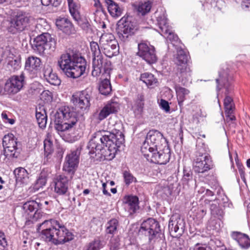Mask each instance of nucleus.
I'll return each instance as SVG.
<instances>
[{
  "label": "nucleus",
  "mask_w": 250,
  "mask_h": 250,
  "mask_svg": "<svg viewBox=\"0 0 250 250\" xmlns=\"http://www.w3.org/2000/svg\"><path fill=\"white\" fill-rule=\"evenodd\" d=\"M94 1V6L97 9L96 10V12L101 11L103 12L104 11V8L100 1V0H93Z\"/></svg>",
  "instance_id": "62"
},
{
  "label": "nucleus",
  "mask_w": 250,
  "mask_h": 250,
  "mask_svg": "<svg viewBox=\"0 0 250 250\" xmlns=\"http://www.w3.org/2000/svg\"><path fill=\"white\" fill-rule=\"evenodd\" d=\"M137 55L145 60L147 63L152 64L157 61L155 47L149 42L141 41L138 44Z\"/></svg>",
  "instance_id": "16"
},
{
  "label": "nucleus",
  "mask_w": 250,
  "mask_h": 250,
  "mask_svg": "<svg viewBox=\"0 0 250 250\" xmlns=\"http://www.w3.org/2000/svg\"><path fill=\"white\" fill-rule=\"evenodd\" d=\"M120 241L118 237L111 238L109 244L110 250H119L121 245Z\"/></svg>",
  "instance_id": "50"
},
{
  "label": "nucleus",
  "mask_w": 250,
  "mask_h": 250,
  "mask_svg": "<svg viewBox=\"0 0 250 250\" xmlns=\"http://www.w3.org/2000/svg\"><path fill=\"white\" fill-rule=\"evenodd\" d=\"M110 71L111 70L109 71V75L106 74L104 70H103L101 73L104 77V79L101 81L99 86V91L102 95H107L112 90L109 80L110 78Z\"/></svg>",
  "instance_id": "29"
},
{
  "label": "nucleus",
  "mask_w": 250,
  "mask_h": 250,
  "mask_svg": "<svg viewBox=\"0 0 250 250\" xmlns=\"http://www.w3.org/2000/svg\"><path fill=\"white\" fill-rule=\"evenodd\" d=\"M41 60L36 57H29L25 61V70L31 74L32 77H36L41 68Z\"/></svg>",
  "instance_id": "23"
},
{
  "label": "nucleus",
  "mask_w": 250,
  "mask_h": 250,
  "mask_svg": "<svg viewBox=\"0 0 250 250\" xmlns=\"http://www.w3.org/2000/svg\"><path fill=\"white\" fill-rule=\"evenodd\" d=\"M95 138V134L93 135L92 138L89 141L88 145L87 148L89 149V153L91 155L94 154L97 156V154H100L101 156V158H104V159L107 160H112L116 155L118 148L120 147L122 145H118L117 143L113 142V141L106 140L103 141L102 144L103 145H101V147H98L99 144H97L95 143V145L93 146L91 143L92 141ZM101 145V144H99Z\"/></svg>",
  "instance_id": "6"
},
{
  "label": "nucleus",
  "mask_w": 250,
  "mask_h": 250,
  "mask_svg": "<svg viewBox=\"0 0 250 250\" xmlns=\"http://www.w3.org/2000/svg\"><path fill=\"white\" fill-rule=\"evenodd\" d=\"M7 246V242L5 234L0 230V250H4Z\"/></svg>",
  "instance_id": "55"
},
{
  "label": "nucleus",
  "mask_w": 250,
  "mask_h": 250,
  "mask_svg": "<svg viewBox=\"0 0 250 250\" xmlns=\"http://www.w3.org/2000/svg\"><path fill=\"white\" fill-rule=\"evenodd\" d=\"M175 89L177 95L178 104L181 106L183 105V103L186 99L185 97L189 94V91L177 85L175 86Z\"/></svg>",
  "instance_id": "40"
},
{
  "label": "nucleus",
  "mask_w": 250,
  "mask_h": 250,
  "mask_svg": "<svg viewBox=\"0 0 250 250\" xmlns=\"http://www.w3.org/2000/svg\"><path fill=\"white\" fill-rule=\"evenodd\" d=\"M31 44L35 52L43 55L45 50L53 51L56 48V42L50 34L43 33L34 38Z\"/></svg>",
  "instance_id": "10"
},
{
  "label": "nucleus",
  "mask_w": 250,
  "mask_h": 250,
  "mask_svg": "<svg viewBox=\"0 0 250 250\" xmlns=\"http://www.w3.org/2000/svg\"><path fill=\"white\" fill-rule=\"evenodd\" d=\"M145 97L142 93L138 94L134 100L132 109L134 113L137 115H140L143 112L144 107Z\"/></svg>",
  "instance_id": "30"
},
{
  "label": "nucleus",
  "mask_w": 250,
  "mask_h": 250,
  "mask_svg": "<svg viewBox=\"0 0 250 250\" xmlns=\"http://www.w3.org/2000/svg\"><path fill=\"white\" fill-rule=\"evenodd\" d=\"M101 248V240L99 239H95L85 246L83 250H99Z\"/></svg>",
  "instance_id": "46"
},
{
  "label": "nucleus",
  "mask_w": 250,
  "mask_h": 250,
  "mask_svg": "<svg viewBox=\"0 0 250 250\" xmlns=\"http://www.w3.org/2000/svg\"><path fill=\"white\" fill-rule=\"evenodd\" d=\"M119 222L116 219H112L106 224L105 233L106 234L114 235L117 232Z\"/></svg>",
  "instance_id": "38"
},
{
  "label": "nucleus",
  "mask_w": 250,
  "mask_h": 250,
  "mask_svg": "<svg viewBox=\"0 0 250 250\" xmlns=\"http://www.w3.org/2000/svg\"><path fill=\"white\" fill-rule=\"evenodd\" d=\"M73 19L77 22L78 25L86 33H89L92 31L91 26L86 18L82 17L79 15L77 18Z\"/></svg>",
  "instance_id": "36"
},
{
  "label": "nucleus",
  "mask_w": 250,
  "mask_h": 250,
  "mask_svg": "<svg viewBox=\"0 0 250 250\" xmlns=\"http://www.w3.org/2000/svg\"><path fill=\"white\" fill-rule=\"evenodd\" d=\"M151 8V3L149 1L140 3L138 6L137 11L139 14L144 16L150 11Z\"/></svg>",
  "instance_id": "44"
},
{
  "label": "nucleus",
  "mask_w": 250,
  "mask_h": 250,
  "mask_svg": "<svg viewBox=\"0 0 250 250\" xmlns=\"http://www.w3.org/2000/svg\"><path fill=\"white\" fill-rule=\"evenodd\" d=\"M90 46L93 55L92 75L93 77H97L101 74L103 70L106 74L109 75V71L111 70L110 61L106 59H104L97 42L93 41L91 42L90 43Z\"/></svg>",
  "instance_id": "7"
},
{
  "label": "nucleus",
  "mask_w": 250,
  "mask_h": 250,
  "mask_svg": "<svg viewBox=\"0 0 250 250\" xmlns=\"http://www.w3.org/2000/svg\"><path fill=\"white\" fill-rule=\"evenodd\" d=\"M25 83V76L22 73L20 75H14L6 82L3 88L4 95H15L18 93Z\"/></svg>",
  "instance_id": "17"
},
{
  "label": "nucleus",
  "mask_w": 250,
  "mask_h": 250,
  "mask_svg": "<svg viewBox=\"0 0 250 250\" xmlns=\"http://www.w3.org/2000/svg\"><path fill=\"white\" fill-rule=\"evenodd\" d=\"M159 223L155 219L149 218L141 224L138 231L139 235L148 237L149 242L154 240L161 234Z\"/></svg>",
  "instance_id": "12"
},
{
  "label": "nucleus",
  "mask_w": 250,
  "mask_h": 250,
  "mask_svg": "<svg viewBox=\"0 0 250 250\" xmlns=\"http://www.w3.org/2000/svg\"><path fill=\"white\" fill-rule=\"evenodd\" d=\"M140 80L143 81L150 88H152L156 85L158 82L157 79L152 74L148 72L142 74L140 76Z\"/></svg>",
  "instance_id": "35"
},
{
  "label": "nucleus",
  "mask_w": 250,
  "mask_h": 250,
  "mask_svg": "<svg viewBox=\"0 0 250 250\" xmlns=\"http://www.w3.org/2000/svg\"><path fill=\"white\" fill-rule=\"evenodd\" d=\"M56 25L57 28L67 35H74L76 30L71 21L65 18H61L56 20Z\"/></svg>",
  "instance_id": "24"
},
{
  "label": "nucleus",
  "mask_w": 250,
  "mask_h": 250,
  "mask_svg": "<svg viewBox=\"0 0 250 250\" xmlns=\"http://www.w3.org/2000/svg\"><path fill=\"white\" fill-rule=\"evenodd\" d=\"M119 109V104L117 102H110L104 105L99 112L93 114L94 118L100 123L109 115L116 113Z\"/></svg>",
  "instance_id": "22"
},
{
  "label": "nucleus",
  "mask_w": 250,
  "mask_h": 250,
  "mask_svg": "<svg viewBox=\"0 0 250 250\" xmlns=\"http://www.w3.org/2000/svg\"><path fill=\"white\" fill-rule=\"evenodd\" d=\"M244 234H245L239 232L234 231V232H232L231 235V237L232 238V239L236 240L237 241V242L238 243L239 242V240L241 238V237H242V236H243V235Z\"/></svg>",
  "instance_id": "61"
},
{
  "label": "nucleus",
  "mask_w": 250,
  "mask_h": 250,
  "mask_svg": "<svg viewBox=\"0 0 250 250\" xmlns=\"http://www.w3.org/2000/svg\"><path fill=\"white\" fill-rule=\"evenodd\" d=\"M38 205H39V209L44 208L45 209H48L47 206L49 205H52V202L50 200L47 201L44 199H37Z\"/></svg>",
  "instance_id": "54"
},
{
  "label": "nucleus",
  "mask_w": 250,
  "mask_h": 250,
  "mask_svg": "<svg viewBox=\"0 0 250 250\" xmlns=\"http://www.w3.org/2000/svg\"><path fill=\"white\" fill-rule=\"evenodd\" d=\"M36 117L39 126L42 128L45 127L47 118L43 107H40L36 109Z\"/></svg>",
  "instance_id": "34"
},
{
  "label": "nucleus",
  "mask_w": 250,
  "mask_h": 250,
  "mask_svg": "<svg viewBox=\"0 0 250 250\" xmlns=\"http://www.w3.org/2000/svg\"><path fill=\"white\" fill-rule=\"evenodd\" d=\"M62 0H41V2L42 5L48 6L52 4L55 7L58 6L61 3Z\"/></svg>",
  "instance_id": "56"
},
{
  "label": "nucleus",
  "mask_w": 250,
  "mask_h": 250,
  "mask_svg": "<svg viewBox=\"0 0 250 250\" xmlns=\"http://www.w3.org/2000/svg\"><path fill=\"white\" fill-rule=\"evenodd\" d=\"M46 181L47 174L46 172L42 171L34 184V188L36 190H39L40 188H42L45 185Z\"/></svg>",
  "instance_id": "42"
},
{
  "label": "nucleus",
  "mask_w": 250,
  "mask_h": 250,
  "mask_svg": "<svg viewBox=\"0 0 250 250\" xmlns=\"http://www.w3.org/2000/svg\"><path fill=\"white\" fill-rule=\"evenodd\" d=\"M238 243L242 249H248L250 247V239L247 235L245 234Z\"/></svg>",
  "instance_id": "49"
},
{
  "label": "nucleus",
  "mask_w": 250,
  "mask_h": 250,
  "mask_svg": "<svg viewBox=\"0 0 250 250\" xmlns=\"http://www.w3.org/2000/svg\"><path fill=\"white\" fill-rule=\"evenodd\" d=\"M188 58V55L184 50L181 48L178 49L177 50V57L175 60L177 66H181L182 65H187Z\"/></svg>",
  "instance_id": "39"
},
{
  "label": "nucleus",
  "mask_w": 250,
  "mask_h": 250,
  "mask_svg": "<svg viewBox=\"0 0 250 250\" xmlns=\"http://www.w3.org/2000/svg\"><path fill=\"white\" fill-rule=\"evenodd\" d=\"M250 1V0H242L241 7L244 10L250 11V7L249 6L250 5L249 2Z\"/></svg>",
  "instance_id": "63"
},
{
  "label": "nucleus",
  "mask_w": 250,
  "mask_h": 250,
  "mask_svg": "<svg viewBox=\"0 0 250 250\" xmlns=\"http://www.w3.org/2000/svg\"><path fill=\"white\" fill-rule=\"evenodd\" d=\"M44 162H47L53 151V146L51 138L48 136L44 140Z\"/></svg>",
  "instance_id": "37"
},
{
  "label": "nucleus",
  "mask_w": 250,
  "mask_h": 250,
  "mask_svg": "<svg viewBox=\"0 0 250 250\" xmlns=\"http://www.w3.org/2000/svg\"><path fill=\"white\" fill-rule=\"evenodd\" d=\"M168 146L167 140L162 133L157 130H150L141 146V152L144 155L162 147Z\"/></svg>",
  "instance_id": "8"
},
{
  "label": "nucleus",
  "mask_w": 250,
  "mask_h": 250,
  "mask_svg": "<svg viewBox=\"0 0 250 250\" xmlns=\"http://www.w3.org/2000/svg\"><path fill=\"white\" fill-rule=\"evenodd\" d=\"M181 181L183 185L188 187H192L196 185V180L193 177L192 172L190 169H187L185 167L183 169V175Z\"/></svg>",
  "instance_id": "32"
},
{
  "label": "nucleus",
  "mask_w": 250,
  "mask_h": 250,
  "mask_svg": "<svg viewBox=\"0 0 250 250\" xmlns=\"http://www.w3.org/2000/svg\"><path fill=\"white\" fill-rule=\"evenodd\" d=\"M168 230L173 236H181L184 233L185 228L184 219L179 214H173L169 221Z\"/></svg>",
  "instance_id": "19"
},
{
  "label": "nucleus",
  "mask_w": 250,
  "mask_h": 250,
  "mask_svg": "<svg viewBox=\"0 0 250 250\" xmlns=\"http://www.w3.org/2000/svg\"><path fill=\"white\" fill-rule=\"evenodd\" d=\"M52 73L53 70L51 66L48 64H44L43 69V73L45 79L46 80Z\"/></svg>",
  "instance_id": "57"
},
{
  "label": "nucleus",
  "mask_w": 250,
  "mask_h": 250,
  "mask_svg": "<svg viewBox=\"0 0 250 250\" xmlns=\"http://www.w3.org/2000/svg\"><path fill=\"white\" fill-rule=\"evenodd\" d=\"M160 108L164 110L166 112L168 113L170 111V106L168 102L164 99H161L159 103Z\"/></svg>",
  "instance_id": "58"
},
{
  "label": "nucleus",
  "mask_w": 250,
  "mask_h": 250,
  "mask_svg": "<svg viewBox=\"0 0 250 250\" xmlns=\"http://www.w3.org/2000/svg\"><path fill=\"white\" fill-rule=\"evenodd\" d=\"M21 63L20 59H12L8 62V67L11 71H15L20 68Z\"/></svg>",
  "instance_id": "48"
},
{
  "label": "nucleus",
  "mask_w": 250,
  "mask_h": 250,
  "mask_svg": "<svg viewBox=\"0 0 250 250\" xmlns=\"http://www.w3.org/2000/svg\"><path fill=\"white\" fill-rule=\"evenodd\" d=\"M124 182L126 185L128 186L133 182L137 183L136 178L128 171L125 170L123 172Z\"/></svg>",
  "instance_id": "47"
},
{
  "label": "nucleus",
  "mask_w": 250,
  "mask_h": 250,
  "mask_svg": "<svg viewBox=\"0 0 250 250\" xmlns=\"http://www.w3.org/2000/svg\"><path fill=\"white\" fill-rule=\"evenodd\" d=\"M171 151L168 146L162 147L161 148L149 151L145 154L144 157L151 163L159 165H165L169 162Z\"/></svg>",
  "instance_id": "15"
},
{
  "label": "nucleus",
  "mask_w": 250,
  "mask_h": 250,
  "mask_svg": "<svg viewBox=\"0 0 250 250\" xmlns=\"http://www.w3.org/2000/svg\"><path fill=\"white\" fill-rule=\"evenodd\" d=\"M154 15L157 19V23L161 30V33H167L170 27L168 25L165 11L161 9L160 11L159 10L156 11Z\"/></svg>",
  "instance_id": "27"
},
{
  "label": "nucleus",
  "mask_w": 250,
  "mask_h": 250,
  "mask_svg": "<svg viewBox=\"0 0 250 250\" xmlns=\"http://www.w3.org/2000/svg\"><path fill=\"white\" fill-rule=\"evenodd\" d=\"M41 209L36 210L34 214H31L29 217L30 219L26 221L25 225H30L31 223H34L38 221L42 216V212L40 210Z\"/></svg>",
  "instance_id": "45"
},
{
  "label": "nucleus",
  "mask_w": 250,
  "mask_h": 250,
  "mask_svg": "<svg viewBox=\"0 0 250 250\" xmlns=\"http://www.w3.org/2000/svg\"><path fill=\"white\" fill-rule=\"evenodd\" d=\"M176 74L183 85H187L191 83V71L188 65L177 66Z\"/></svg>",
  "instance_id": "25"
},
{
  "label": "nucleus",
  "mask_w": 250,
  "mask_h": 250,
  "mask_svg": "<svg viewBox=\"0 0 250 250\" xmlns=\"http://www.w3.org/2000/svg\"><path fill=\"white\" fill-rule=\"evenodd\" d=\"M211 213L213 215L222 216L223 211L219 208L218 205L215 203L210 204Z\"/></svg>",
  "instance_id": "53"
},
{
  "label": "nucleus",
  "mask_w": 250,
  "mask_h": 250,
  "mask_svg": "<svg viewBox=\"0 0 250 250\" xmlns=\"http://www.w3.org/2000/svg\"><path fill=\"white\" fill-rule=\"evenodd\" d=\"M117 25L118 36L124 42L128 41L138 29L137 23L131 17L124 16Z\"/></svg>",
  "instance_id": "9"
},
{
  "label": "nucleus",
  "mask_w": 250,
  "mask_h": 250,
  "mask_svg": "<svg viewBox=\"0 0 250 250\" xmlns=\"http://www.w3.org/2000/svg\"><path fill=\"white\" fill-rule=\"evenodd\" d=\"M124 203L130 213H133L139 208V199L136 196H128L125 198Z\"/></svg>",
  "instance_id": "31"
},
{
  "label": "nucleus",
  "mask_w": 250,
  "mask_h": 250,
  "mask_svg": "<svg viewBox=\"0 0 250 250\" xmlns=\"http://www.w3.org/2000/svg\"><path fill=\"white\" fill-rule=\"evenodd\" d=\"M58 65L68 77L76 79L84 73L86 62L78 52L68 50L62 54Z\"/></svg>",
  "instance_id": "2"
},
{
  "label": "nucleus",
  "mask_w": 250,
  "mask_h": 250,
  "mask_svg": "<svg viewBox=\"0 0 250 250\" xmlns=\"http://www.w3.org/2000/svg\"><path fill=\"white\" fill-rule=\"evenodd\" d=\"M80 151L78 149L72 151L65 157L63 169L73 175L79 163Z\"/></svg>",
  "instance_id": "21"
},
{
  "label": "nucleus",
  "mask_w": 250,
  "mask_h": 250,
  "mask_svg": "<svg viewBox=\"0 0 250 250\" xmlns=\"http://www.w3.org/2000/svg\"><path fill=\"white\" fill-rule=\"evenodd\" d=\"M23 209L29 216L36 210L39 209L37 200H31L25 203L23 205Z\"/></svg>",
  "instance_id": "41"
},
{
  "label": "nucleus",
  "mask_w": 250,
  "mask_h": 250,
  "mask_svg": "<svg viewBox=\"0 0 250 250\" xmlns=\"http://www.w3.org/2000/svg\"><path fill=\"white\" fill-rule=\"evenodd\" d=\"M31 16L28 13L19 11L11 21V26L19 31L24 30L27 26Z\"/></svg>",
  "instance_id": "20"
},
{
  "label": "nucleus",
  "mask_w": 250,
  "mask_h": 250,
  "mask_svg": "<svg viewBox=\"0 0 250 250\" xmlns=\"http://www.w3.org/2000/svg\"><path fill=\"white\" fill-rule=\"evenodd\" d=\"M236 157L235 158V161H236V164H237V166L238 167L239 174L240 175V177H241V179H245V171L244 170V167H243V166H242L238 163V160L237 154H236Z\"/></svg>",
  "instance_id": "60"
},
{
  "label": "nucleus",
  "mask_w": 250,
  "mask_h": 250,
  "mask_svg": "<svg viewBox=\"0 0 250 250\" xmlns=\"http://www.w3.org/2000/svg\"><path fill=\"white\" fill-rule=\"evenodd\" d=\"M113 126L111 132L103 130L95 132L94 133L95 138L91 142L92 145L94 146L95 145L94 144H95V143L97 145L98 143L103 142V140L109 141V140L117 143L118 145H123L125 140L123 133L124 126L123 124L121 122H118L113 125ZM100 144L103 145L102 144ZM98 146L102 148L100 145Z\"/></svg>",
  "instance_id": "5"
},
{
  "label": "nucleus",
  "mask_w": 250,
  "mask_h": 250,
  "mask_svg": "<svg viewBox=\"0 0 250 250\" xmlns=\"http://www.w3.org/2000/svg\"><path fill=\"white\" fill-rule=\"evenodd\" d=\"M100 44L103 53L107 57L111 58L119 53L118 42L111 34L102 35L100 39Z\"/></svg>",
  "instance_id": "14"
},
{
  "label": "nucleus",
  "mask_w": 250,
  "mask_h": 250,
  "mask_svg": "<svg viewBox=\"0 0 250 250\" xmlns=\"http://www.w3.org/2000/svg\"><path fill=\"white\" fill-rule=\"evenodd\" d=\"M46 80L51 84L54 85H59L61 83V80L59 78L57 74L54 72L50 75Z\"/></svg>",
  "instance_id": "51"
},
{
  "label": "nucleus",
  "mask_w": 250,
  "mask_h": 250,
  "mask_svg": "<svg viewBox=\"0 0 250 250\" xmlns=\"http://www.w3.org/2000/svg\"><path fill=\"white\" fill-rule=\"evenodd\" d=\"M189 250H211L209 247L205 244L197 243L194 246L189 248Z\"/></svg>",
  "instance_id": "59"
},
{
  "label": "nucleus",
  "mask_w": 250,
  "mask_h": 250,
  "mask_svg": "<svg viewBox=\"0 0 250 250\" xmlns=\"http://www.w3.org/2000/svg\"><path fill=\"white\" fill-rule=\"evenodd\" d=\"M161 34L164 36H166L167 40L171 41L172 43L173 42H177L179 40L178 37L172 32L171 28L169 29L167 33H163Z\"/></svg>",
  "instance_id": "52"
},
{
  "label": "nucleus",
  "mask_w": 250,
  "mask_h": 250,
  "mask_svg": "<svg viewBox=\"0 0 250 250\" xmlns=\"http://www.w3.org/2000/svg\"><path fill=\"white\" fill-rule=\"evenodd\" d=\"M110 15L114 18H118L122 15L124 8L121 5L115 2L113 0H104Z\"/></svg>",
  "instance_id": "28"
},
{
  "label": "nucleus",
  "mask_w": 250,
  "mask_h": 250,
  "mask_svg": "<svg viewBox=\"0 0 250 250\" xmlns=\"http://www.w3.org/2000/svg\"><path fill=\"white\" fill-rule=\"evenodd\" d=\"M219 78L216 79V90L219 91L223 87L225 88L226 97L224 100L225 112L227 121H232L235 120L233 115L234 104L233 100L228 95L232 89L233 77L229 73V70H223L219 72Z\"/></svg>",
  "instance_id": "3"
},
{
  "label": "nucleus",
  "mask_w": 250,
  "mask_h": 250,
  "mask_svg": "<svg viewBox=\"0 0 250 250\" xmlns=\"http://www.w3.org/2000/svg\"><path fill=\"white\" fill-rule=\"evenodd\" d=\"M3 154L6 158H18L21 150V144L12 133L5 135L2 139Z\"/></svg>",
  "instance_id": "11"
},
{
  "label": "nucleus",
  "mask_w": 250,
  "mask_h": 250,
  "mask_svg": "<svg viewBox=\"0 0 250 250\" xmlns=\"http://www.w3.org/2000/svg\"><path fill=\"white\" fill-rule=\"evenodd\" d=\"M91 95L86 90L82 91L74 94L71 100L76 109L79 112H83L87 110L90 105V101Z\"/></svg>",
  "instance_id": "18"
},
{
  "label": "nucleus",
  "mask_w": 250,
  "mask_h": 250,
  "mask_svg": "<svg viewBox=\"0 0 250 250\" xmlns=\"http://www.w3.org/2000/svg\"><path fill=\"white\" fill-rule=\"evenodd\" d=\"M14 174L17 182L27 184L29 181V173L23 167H19L14 170Z\"/></svg>",
  "instance_id": "33"
},
{
  "label": "nucleus",
  "mask_w": 250,
  "mask_h": 250,
  "mask_svg": "<svg viewBox=\"0 0 250 250\" xmlns=\"http://www.w3.org/2000/svg\"><path fill=\"white\" fill-rule=\"evenodd\" d=\"M69 12L73 17V18H77L78 16L80 15L78 11L79 6L75 3L73 0H67Z\"/></svg>",
  "instance_id": "43"
},
{
  "label": "nucleus",
  "mask_w": 250,
  "mask_h": 250,
  "mask_svg": "<svg viewBox=\"0 0 250 250\" xmlns=\"http://www.w3.org/2000/svg\"><path fill=\"white\" fill-rule=\"evenodd\" d=\"M69 179L65 175L58 176L55 182V191L58 195H64L68 191Z\"/></svg>",
  "instance_id": "26"
},
{
  "label": "nucleus",
  "mask_w": 250,
  "mask_h": 250,
  "mask_svg": "<svg viewBox=\"0 0 250 250\" xmlns=\"http://www.w3.org/2000/svg\"><path fill=\"white\" fill-rule=\"evenodd\" d=\"M39 26H41L40 25L32 26L30 28V32L29 33L30 36L34 37L36 34H38V30H39Z\"/></svg>",
  "instance_id": "64"
},
{
  "label": "nucleus",
  "mask_w": 250,
  "mask_h": 250,
  "mask_svg": "<svg viewBox=\"0 0 250 250\" xmlns=\"http://www.w3.org/2000/svg\"><path fill=\"white\" fill-rule=\"evenodd\" d=\"M41 238L55 245L63 244L74 239V234L62 224L54 219L45 220L37 225Z\"/></svg>",
  "instance_id": "1"
},
{
  "label": "nucleus",
  "mask_w": 250,
  "mask_h": 250,
  "mask_svg": "<svg viewBox=\"0 0 250 250\" xmlns=\"http://www.w3.org/2000/svg\"><path fill=\"white\" fill-rule=\"evenodd\" d=\"M55 128L58 132L70 131L75 128L78 114L73 107L62 106L54 115Z\"/></svg>",
  "instance_id": "4"
},
{
  "label": "nucleus",
  "mask_w": 250,
  "mask_h": 250,
  "mask_svg": "<svg viewBox=\"0 0 250 250\" xmlns=\"http://www.w3.org/2000/svg\"><path fill=\"white\" fill-rule=\"evenodd\" d=\"M203 149H200L196 152L193 163V169L197 173H204L213 167L210 156L208 153H203Z\"/></svg>",
  "instance_id": "13"
}]
</instances>
